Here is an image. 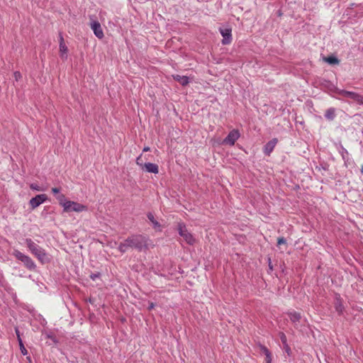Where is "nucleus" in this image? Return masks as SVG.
<instances>
[{
  "mask_svg": "<svg viewBox=\"0 0 363 363\" xmlns=\"http://www.w3.org/2000/svg\"><path fill=\"white\" fill-rule=\"evenodd\" d=\"M267 261H268V270H267V272L269 274H271L272 272L273 271V265L272 264L271 258L268 257Z\"/></svg>",
  "mask_w": 363,
  "mask_h": 363,
  "instance_id": "obj_24",
  "label": "nucleus"
},
{
  "mask_svg": "<svg viewBox=\"0 0 363 363\" xmlns=\"http://www.w3.org/2000/svg\"><path fill=\"white\" fill-rule=\"evenodd\" d=\"M286 242V239L284 237H279L277 239V245L285 244Z\"/></svg>",
  "mask_w": 363,
  "mask_h": 363,
  "instance_id": "obj_25",
  "label": "nucleus"
},
{
  "mask_svg": "<svg viewBox=\"0 0 363 363\" xmlns=\"http://www.w3.org/2000/svg\"><path fill=\"white\" fill-rule=\"evenodd\" d=\"M337 94L340 95L350 98L354 101H355L359 104L363 105V96L353 91H350L344 89H338Z\"/></svg>",
  "mask_w": 363,
  "mask_h": 363,
  "instance_id": "obj_5",
  "label": "nucleus"
},
{
  "mask_svg": "<svg viewBox=\"0 0 363 363\" xmlns=\"http://www.w3.org/2000/svg\"><path fill=\"white\" fill-rule=\"evenodd\" d=\"M324 60L330 65H338L340 63L338 58L334 55L328 56L324 58Z\"/></svg>",
  "mask_w": 363,
  "mask_h": 363,
  "instance_id": "obj_19",
  "label": "nucleus"
},
{
  "mask_svg": "<svg viewBox=\"0 0 363 363\" xmlns=\"http://www.w3.org/2000/svg\"><path fill=\"white\" fill-rule=\"evenodd\" d=\"M56 199L59 201V203L61 206H62L63 208H65V204L66 203H68V201H67L65 196L64 194H60L56 196Z\"/></svg>",
  "mask_w": 363,
  "mask_h": 363,
  "instance_id": "obj_21",
  "label": "nucleus"
},
{
  "mask_svg": "<svg viewBox=\"0 0 363 363\" xmlns=\"http://www.w3.org/2000/svg\"><path fill=\"white\" fill-rule=\"evenodd\" d=\"M30 187L31 189H33V190H36V191H40L41 189H40V187L35 184H31L30 185Z\"/></svg>",
  "mask_w": 363,
  "mask_h": 363,
  "instance_id": "obj_27",
  "label": "nucleus"
},
{
  "mask_svg": "<svg viewBox=\"0 0 363 363\" xmlns=\"http://www.w3.org/2000/svg\"><path fill=\"white\" fill-rule=\"evenodd\" d=\"M18 342L19 345H23V341H22V339H21V338H18Z\"/></svg>",
  "mask_w": 363,
  "mask_h": 363,
  "instance_id": "obj_36",
  "label": "nucleus"
},
{
  "mask_svg": "<svg viewBox=\"0 0 363 363\" xmlns=\"http://www.w3.org/2000/svg\"><path fill=\"white\" fill-rule=\"evenodd\" d=\"M136 164L140 166L141 167V169L143 168V164H144V162H143V155H139L137 158H136V161H135Z\"/></svg>",
  "mask_w": 363,
  "mask_h": 363,
  "instance_id": "obj_23",
  "label": "nucleus"
},
{
  "mask_svg": "<svg viewBox=\"0 0 363 363\" xmlns=\"http://www.w3.org/2000/svg\"><path fill=\"white\" fill-rule=\"evenodd\" d=\"M147 217L149 219V220L152 223V225H153L154 228H160L161 226L160 223L155 219L153 213L149 212L147 214Z\"/></svg>",
  "mask_w": 363,
  "mask_h": 363,
  "instance_id": "obj_20",
  "label": "nucleus"
},
{
  "mask_svg": "<svg viewBox=\"0 0 363 363\" xmlns=\"http://www.w3.org/2000/svg\"><path fill=\"white\" fill-rule=\"evenodd\" d=\"M278 140L277 138H273L269 140L264 147V152L267 155H269L270 153L273 151L274 147L276 146Z\"/></svg>",
  "mask_w": 363,
  "mask_h": 363,
  "instance_id": "obj_12",
  "label": "nucleus"
},
{
  "mask_svg": "<svg viewBox=\"0 0 363 363\" xmlns=\"http://www.w3.org/2000/svg\"><path fill=\"white\" fill-rule=\"evenodd\" d=\"M272 359H265V363H272Z\"/></svg>",
  "mask_w": 363,
  "mask_h": 363,
  "instance_id": "obj_37",
  "label": "nucleus"
},
{
  "mask_svg": "<svg viewBox=\"0 0 363 363\" xmlns=\"http://www.w3.org/2000/svg\"><path fill=\"white\" fill-rule=\"evenodd\" d=\"M178 232L180 236H182L184 240L189 245H194L195 242V239L193 235L188 232L186 225L184 223H179L178 225Z\"/></svg>",
  "mask_w": 363,
  "mask_h": 363,
  "instance_id": "obj_4",
  "label": "nucleus"
},
{
  "mask_svg": "<svg viewBox=\"0 0 363 363\" xmlns=\"http://www.w3.org/2000/svg\"><path fill=\"white\" fill-rule=\"evenodd\" d=\"M261 351L266 355L265 359H272V354L269 350L264 345H260Z\"/></svg>",
  "mask_w": 363,
  "mask_h": 363,
  "instance_id": "obj_22",
  "label": "nucleus"
},
{
  "mask_svg": "<svg viewBox=\"0 0 363 363\" xmlns=\"http://www.w3.org/2000/svg\"><path fill=\"white\" fill-rule=\"evenodd\" d=\"M60 189L59 188H57V187H55V188H52V192L55 194L56 196L60 194Z\"/></svg>",
  "mask_w": 363,
  "mask_h": 363,
  "instance_id": "obj_30",
  "label": "nucleus"
},
{
  "mask_svg": "<svg viewBox=\"0 0 363 363\" xmlns=\"http://www.w3.org/2000/svg\"><path fill=\"white\" fill-rule=\"evenodd\" d=\"M25 242L29 250L40 263L44 264L50 262V256L43 247L35 243L30 238L26 239Z\"/></svg>",
  "mask_w": 363,
  "mask_h": 363,
  "instance_id": "obj_2",
  "label": "nucleus"
},
{
  "mask_svg": "<svg viewBox=\"0 0 363 363\" xmlns=\"http://www.w3.org/2000/svg\"><path fill=\"white\" fill-rule=\"evenodd\" d=\"M18 342L19 345H23V341H22V339H21V338H18Z\"/></svg>",
  "mask_w": 363,
  "mask_h": 363,
  "instance_id": "obj_35",
  "label": "nucleus"
},
{
  "mask_svg": "<svg viewBox=\"0 0 363 363\" xmlns=\"http://www.w3.org/2000/svg\"><path fill=\"white\" fill-rule=\"evenodd\" d=\"M15 331H16V336H17V339L21 338V337L20 332H19V330H18V329L17 328L15 329Z\"/></svg>",
  "mask_w": 363,
  "mask_h": 363,
  "instance_id": "obj_31",
  "label": "nucleus"
},
{
  "mask_svg": "<svg viewBox=\"0 0 363 363\" xmlns=\"http://www.w3.org/2000/svg\"><path fill=\"white\" fill-rule=\"evenodd\" d=\"M279 337H280L281 341V342L283 344L284 350L286 351V352L289 355H290V354H291V348H290V347L289 346V345L287 343V338H286V335L284 333H279Z\"/></svg>",
  "mask_w": 363,
  "mask_h": 363,
  "instance_id": "obj_15",
  "label": "nucleus"
},
{
  "mask_svg": "<svg viewBox=\"0 0 363 363\" xmlns=\"http://www.w3.org/2000/svg\"><path fill=\"white\" fill-rule=\"evenodd\" d=\"M19 347H20V350H21L22 354L26 355L28 354V351L26 349V347H24V345L23 344L21 345H19Z\"/></svg>",
  "mask_w": 363,
  "mask_h": 363,
  "instance_id": "obj_26",
  "label": "nucleus"
},
{
  "mask_svg": "<svg viewBox=\"0 0 363 363\" xmlns=\"http://www.w3.org/2000/svg\"><path fill=\"white\" fill-rule=\"evenodd\" d=\"M345 153L347 154V150H345L344 147H342V156L343 158L345 157L344 154H345Z\"/></svg>",
  "mask_w": 363,
  "mask_h": 363,
  "instance_id": "obj_33",
  "label": "nucleus"
},
{
  "mask_svg": "<svg viewBox=\"0 0 363 363\" xmlns=\"http://www.w3.org/2000/svg\"><path fill=\"white\" fill-rule=\"evenodd\" d=\"M335 308L336 311L339 314L342 313L345 308H344L342 301L340 298H336V300L335 301Z\"/></svg>",
  "mask_w": 363,
  "mask_h": 363,
  "instance_id": "obj_18",
  "label": "nucleus"
},
{
  "mask_svg": "<svg viewBox=\"0 0 363 363\" xmlns=\"http://www.w3.org/2000/svg\"><path fill=\"white\" fill-rule=\"evenodd\" d=\"M99 277H100V273H99V272H98V273H95V274H91L90 275V278H91L93 281L96 280V278H99Z\"/></svg>",
  "mask_w": 363,
  "mask_h": 363,
  "instance_id": "obj_28",
  "label": "nucleus"
},
{
  "mask_svg": "<svg viewBox=\"0 0 363 363\" xmlns=\"http://www.w3.org/2000/svg\"><path fill=\"white\" fill-rule=\"evenodd\" d=\"M240 138V133L238 130L233 129L231 130L227 137L224 139L223 143L230 145H233L236 140Z\"/></svg>",
  "mask_w": 363,
  "mask_h": 363,
  "instance_id": "obj_8",
  "label": "nucleus"
},
{
  "mask_svg": "<svg viewBox=\"0 0 363 363\" xmlns=\"http://www.w3.org/2000/svg\"><path fill=\"white\" fill-rule=\"evenodd\" d=\"M12 255L19 261L23 263L24 266L30 271H35L36 264L28 255H24L18 250H14Z\"/></svg>",
  "mask_w": 363,
  "mask_h": 363,
  "instance_id": "obj_3",
  "label": "nucleus"
},
{
  "mask_svg": "<svg viewBox=\"0 0 363 363\" xmlns=\"http://www.w3.org/2000/svg\"><path fill=\"white\" fill-rule=\"evenodd\" d=\"M67 47L66 46L64 38L61 33H60V57L62 59H67Z\"/></svg>",
  "mask_w": 363,
  "mask_h": 363,
  "instance_id": "obj_13",
  "label": "nucleus"
},
{
  "mask_svg": "<svg viewBox=\"0 0 363 363\" xmlns=\"http://www.w3.org/2000/svg\"><path fill=\"white\" fill-rule=\"evenodd\" d=\"M172 77L175 81L178 82L182 86H186L189 83V77L186 76L173 74Z\"/></svg>",
  "mask_w": 363,
  "mask_h": 363,
  "instance_id": "obj_14",
  "label": "nucleus"
},
{
  "mask_svg": "<svg viewBox=\"0 0 363 363\" xmlns=\"http://www.w3.org/2000/svg\"><path fill=\"white\" fill-rule=\"evenodd\" d=\"M91 28L93 30L94 35L99 39L104 38V32L101 28V24L97 21H93L90 23Z\"/></svg>",
  "mask_w": 363,
  "mask_h": 363,
  "instance_id": "obj_9",
  "label": "nucleus"
},
{
  "mask_svg": "<svg viewBox=\"0 0 363 363\" xmlns=\"http://www.w3.org/2000/svg\"><path fill=\"white\" fill-rule=\"evenodd\" d=\"M86 209V206L74 201H68L65 204L64 211L65 212H81Z\"/></svg>",
  "mask_w": 363,
  "mask_h": 363,
  "instance_id": "obj_6",
  "label": "nucleus"
},
{
  "mask_svg": "<svg viewBox=\"0 0 363 363\" xmlns=\"http://www.w3.org/2000/svg\"><path fill=\"white\" fill-rule=\"evenodd\" d=\"M150 149L149 147H145L143 150V152H147L149 151Z\"/></svg>",
  "mask_w": 363,
  "mask_h": 363,
  "instance_id": "obj_34",
  "label": "nucleus"
},
{
  "mask_svg": "<svg viewBox=\"0 0 363 363\" xmlns=\"http://www.w3.org/2000/svg\"><path fill=\"white\" fill-rule=\"evenodd\" d=\"M288 315H289L291 321L294 324L299 323L301 319V313L296 312V311L288 313Z\"/></svg>",
  "mask_w": 363,
  "mask_h": 363,
  "instance_id": "obj_17",
  "label": "nucleus"
},
{
  "mask_svg": "<svg viewBox=\"0 0 363 363\" xmlns=\"http://www.w3.org/2000/svg\"><path fill=\"white\" fill-rule=\"evenodd\" d=\"M13 74L16 81H18L21 77V74L18 71L15 72Z\"/></svg>",
  "mask_w": 363,
  "mask_h": 363,
  "instance_id": "obj_29",
  "label": "nucleus"
},
{
  "mask_svg": "<svg viewBox=\"0 0 363 363\" xmlns=\"http://www.w3.org/2000/svg\"><path fill=\"white\" fill-rule=\"evenodd\" d=\"M336 116V109L333 107L329 108L325 111V118L328 121H333Z\"/></svg>",
  "mask_w": 363,
  "mask_h": 363,
  "instance_id": "obj_16",
  "label": "nucleus"
},
{
  "mask_svg": "<svg viewBox=\"0 0 363 363\" xmlns=\"http://www.w3.org/2000/svg\"><path fill=\"white\" fill-rule=\"evenodd\" d=\"M142 169L149 173L157 174L159 172L158 165L151 162L144 163Z\"/></svg>",
  "mask_w": 363,
  "mask_h": 363,
  "instance_id": "obj_11",
  "label": "nucleus"
},
{
  "mask_svg": "<svg viewBox=\"0 0 363 363\" xmlns=\"http://www.w3.org/2000/svg\"><path fill=\"white\" fill-rule=\"evenodd\" d=\"M154 307H155V303H150L147 308L149 311H150V310L153 309Z\"/></svg>",
  "mask_w": 363,
  "mask_h": 363,
  "instance_id": "obj_32",
  "label": "nucleus"
},
{
  "mask_svg": "<svg viewBox=\"0 0 363 363\" xmlns=\"http://www.w3.org/2000/svg\"><path fill=\"white\" fill-rule=\"evenodd\" d=\"M135 248L139 252L143 248H147V238L142 235H133L127 238L123 242L118 245V250L124 253L128 248Z\"/></svg>",
  "mask_w": 363,
  "mask_h": 363,
  "instance_id": "obj_1",
  "label": "nucleus"
},
{
  "mask_svg": "<svg viewBox=\"0 0 363 363\" xmlns=\"http://www.w3.org/2000/svg\"><path fill=\"white\" fill-rule=\"evenodd\" d=\"M361 172L363 173V165H362V167H361Z\"/></svg>",
  "mask_w": 363,
  "mask_h": 363,
  "instance_id": "obj_38",
  "label": "nucleus"
},
{
  "mask_svg": "<svg viewBox=\"0 0 363 363\" xmlns=\"http://www.w3.org/2000/svg\"><path fill=\"white\" fill-rule=\"evenodd\" d=\"M47 199L48 196L46 194H38L30 200L29 204L32 209H35Z\"/></svg>",
  "mask_w": 363,
  "mask_h": 363,
  "instance_id": "obj_7",
  "label": "nucleus"
},
{
  "mask_svg": "<svg viewBox=\"0 0 363 363\" xmlns=\"http://www.w3.org/2000/svg\"><path fill=\"white\" fill-rule=\"evenodd\" d=\"M220 34L223 37L222 40L223 45H228L230 43L232 38H231V29L230 28H223L220 29Z\"/></svg>",
  "mask_w": 363,
  "mask_h": 363,
  "instance_id": "obj_10",
  "label": "nucleus"
}]
</instances>
